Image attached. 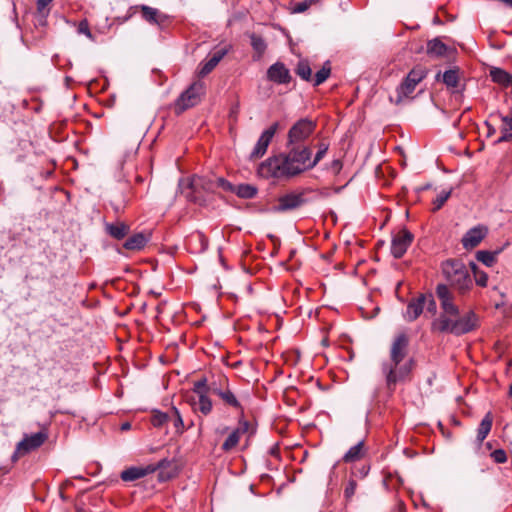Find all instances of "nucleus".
Returning <instances> with one entry per match:
<instances>
[{
	"label": "nucleus",
	"mask_w": 512,
	"mask_h": 512,
	"mask_svg": "<svg viewBox=\"0 0 512 512\" xmlns=\"http://www.w3.org/2000/svg\"><path fill=\"white\" fill-rule=\"evenodd\" d=\"M435 293L442 311L432 322V331L461 336L474 331L479 326V318L474 311L470 310L460 315L459 307L454 303V292L447 284H438Z\"/></svg>",
	"instance_id": "f257e3e1"
},
{
	"label": "nucleus",
	"mask_w": 512,
	"mask_h": 512,
	"mask_svg": "<svg viewBox=\"0 0 512 512\" xmlns=\"http://www.w3.org/2000/svg\"><path fill=\"white\" fill-rule=\"evenodd\" d=\"M288 151L262 162L257 174L269 179H290L313 168L312 150L307 145H287Z\"/></svg>",
	"instance_id": "f03ea898"
},
{
	"label": "nucleus",
	"mask_w": 512,
	"mask_h": 512,
	"mask_svg": "<svg viewBox=\"0 0 512 512\" xmlns=\"http://www.w3.org/2000/svg\"><path fill=\"white\" fill-rule=\"evenodd\" d=\"M408 346L407 334L399 333L391 344L390 361L382 364L386 387L390 393L394 392L397 383L405 381L412 372L414 360L409 358L404 361L408 354Z\"/></svg>",
	"instance_id": "7ed1b4c3"
},
{
	"label": "nucleus",
	"mask_w": 512,
	"mask_h": 512,
	"mask_svg": "<svg viewBox=\"0 0 512 512\" xmlns=\"http://www.w3.org/2000/svg\"><path fill=\"white\" fill-rule=\"evenodd\" d=\"M441 274L448 282L450 289L454 288L460 296L468 294L473 281L470 272L464 262L460 259H447L440 265Z\"/></svg>",
	"instance_id": "20e7f679"
},
{
	"label": "nucleus",
	"mask_w": 512,
	"mask_h": 512,
	"mask_svg": "<svg viewBox=\"0 0 512 512\" xmlns=\"http://www.w3.org/2000/svg\"><path fill=\"white\" fill-rule=\"evenodd\" d=\"M234 186L235 185L222 177H218L215 180H206L202 177L194 176L187 182L181 180L179 183L181 194H183L188 201L199 205H202L204 200L200 192L197 191L198 188H202L206 191H214L216 188H220L227 192H233Z\"/></svg>",
	"instance_id": "39448f33"
},
{
	"label": "nucleus",
	"mask_w": 512,
	"mask_h": 512,
	"mask_svg": "<svg viewBox=\"0 0 512 512\" xmlns=\"http://www.w3.org/2000/svg\"><path fill=\"white\" fill-rule=\"evenodd\" d=\"M168 464V460L162 459L156 465L149 464L147 466H132L123 470L120 477L124 482H133L155 472L156 470H161L159 472V479L161 481H165L171 477L170 475H166L163 471Z\"/></svg>",
	"instance_id": "423d86ee"
},
{
	"label": "nucleus",
	"mask_w": 512,
	"mask_h": 512,
	"mask_svg": "<svg viewBox=\"0 0 512 512\" xmlns=\"http://www.w3.org/2000/svg\"><path fill=\"white\" fill-rule=\"evenodd\" d=\"M427 76V69L421 65L415 66L405 77L402 83L396 89L395 103L400 104L405 98L409 97L416 86Z\"/></svg>",
	"instance_id": "0eeeda50"
},
{
	"label": "nucleus",
	"mask_w": 512,
	"mask_h": 512,
	"mask_svg": "<svg viewBox=\"0 0 512 512\" xmlns=\"http://www.w3.org/2000/svg\"><path fill=\"white\" fill-rule=\"evenodd\" d=\"M205 92V85L201 81L192 83L184 92L180 94L175 102V112L180 114L185 110L196 106Z\"/></svg>",
	"instance_id": "6e6552de"
},
{
	"label": "nucleus",
	"mask_w": 512,
	"mask_h": 512,
	"mask_svg": "<svg viewBox=\"0 0 512 512\" xmlns=\"http://www.w3.org/2000/svg\"><path fill=\"white\" fill-rule=\"evenodd\" d=\"M316 126V121L310 118L299 119L288 131L287 145H304V142L314 133Z\"/></svg>",
	"instance_id": "1a4fd4ad"
},
{
	"label": "nucleus",
	"mask_w": 512,
	"mask_h": 512,
	"mask_svg": "<svg viewBox=\"0 0 512 512\" xmlns=\"http://www.w3.org/2000/svg\"><path fill=\"white\" fill-rule=\"evenodd\" d=\"M414 235L407 229H400L393 234L391 242V254L399 259L401 258L411 245Z\"/></svg>",
	"instance_id": "9d476101"
},
{
	"label": "nucleus",
	"mask_w": 512,
	"mask_h": 512,
	"mask_svg": "<svg viewBox=\"0 0 512 512\" xmlns=\"http://www.w3.org/2000/svg\"><path fill=\"white\" fill-rule=\"evenodd\" d=\"M306 202L304 192H289L278 198L275 209L277 211L294 210L301 207Z\"/></svg>",
	"instance_id": "9b49d317"
},
{
	"label": "nucleus",
	"mask_w": 512,
	"mask_h": 512,
	"mask_svg": "<svg viewBox=\"0 0 512 512\" xmlns=\"http://www.w3.org/2000/svg\"><path fill=\"white\" fill-rule=\"evenodd\" d=\"M48 439V433L40 431L31 435H25L22 441L17 445V451L20 454H26L39 448Z\"/></svg>",
	"instance_id": "f8f14e48"
},
{
	"label": "nucleus",
	"mask_w": 512,
	"mask_h": 512,
	"mask_svg": "<svg viewBox=\"0 0 512 512\" xmlns=\"http://www.w3.org/2000/svg\"><path fill=\"white\" fill-rule=\"evenodd\" d=\"M39 20L38 16H33V27L27 30L23 36V39L32 45H38L47 36V18H44L42 25H40Z\"/></svg>",
	"instance_id": "ddd939ff"
},
{
	"label": "nucleus",
	"mask_w": 512,
	"mask_h": 512,
	"mask_svg": "<svg viewBox=\"0 0 512 512\" xmlns=\"http://www.w3.org/2000/svg\"><path fill=\"white\" fill-rule=\"evenodd\" d=\"M278 130V123H273L268 129L264 130L259 137L253 151L251 152L250 157L251 158H260L262 157L266 151L267 148L274 137L275 133Z\"/></svg>",
	"instance_id": "4468645a"
},
{
	"label": "nucleus",
	"mask_w": 512,
	"mask_h": 512,
	"mask_svg": "<svg viewBox=\"0 0 512 512\" xmlns=\"http://www.w3.org/2000/svg\"><path fill=\"white\" fill-rule=\"evenodd\" d=\"M267 79L275 84H289L292 76L290 71L282 62L272 64L266 72Z\"/></svg>",
	"instance_id": "2eb2a0df"
},
{
	"label": "nucleus",
	"mask_w": 512,
	"mask_h": 512,
	"mask_svg": "<svg viewBox=\"0 0 512 512\" xmlns=\"http://www.w3.org/2000/svg\"><path fill=\"white\" fill-rule=\"evenodd\" d=\"M151 237V231L147 230L134 233L125 240L123 248L129 251H140L145 248Z\"/></svg>",
	"instance_id": "dca6fc26"
},
{
	"label": "nucleus",
	"mask_w": 512,
	"mask_h": 512,
	"mask_svg": "<svg viewBox=\"0 0 512 512\" xmlns=\"http://www.w3.org/2000/svg\"><path fill=\"white\" fill-rule=\"evenodd\" d=\"M227 53L228 49L226 48L216 49L210 53L207 59L200 64L198 75L200 77H205L210 72H212Z\"/></svg>",
	"instance_id": "f3484780"
},
{
	"label": "nucleus",
	"mask_w": 512,
	"mask_h": 512,
	"mask_svg": "<svg viewBox=\"0 0 512 512\" xmlns=\"http://www.w3.org/2000/svg\"><path fill=\"white\" fill-rule=\"evenodd\" d=\"M249 426L250 424L247 420L241 419L238 427L235 428L223 442L222 450L224 452H229L234 449L238 445L241 436L248 431Z\"/></svg>",
	"instance_id": "a211bd4d"
},
{
	"label": "nucleus",
	"mask_w": 512,
	"mask_h": 512,
	"mask_svg": "<svg viewBox=\"0 0 512 512\" xmlns=\"http://www.w3.org/2000/svg\"><path fill=\"white\" fill-rule=\"evenodd\" d=\"M487 234L486 226H474L462 238V245L465 249H473L480 244Z\"/></svg>",
	"instance_id": "6ab92c4d"
},
{
	"label": "nucleus",
	"mask_w": 512,
	"mask_h": 512,
	"mask_svg": "<svg viewBox=\"0 0 512 512\" xmlns=\"http://www.w3.org/2000/svg\"><path fill=\"white\" fill-rule=\"evenodd\" d=\"M426 302V294H420L417 297L412 298L407 305L404 318L409 322L416 320L423 312Z\"/></svg>",
	"instance_id": "aec40b11"
},
{
	"label": "nucleus",
	"mask_w": 512,
	"mask_h": 512,
	"mask_svg": "<svg viewBox=\"0 0 512 512\" xmlns=\"http://www.w3.org/2000/svg\"><path fill=\"white\" fill-rule=\"evenodd\" d=\"M134 8L140 9L142 18L149 24L161 26L167 20V16L156 8L147 5L135 6Z\"/></svg>",
	"instance_id": "412c9836"
},
{
	"label": "nucleus",
	"mask_w": 512,
	"mask_h": 512,
	"mask_svg": "<svg viewBox=\"0 0 512 512\" xmlns=\"http://www.w3.org/2000/svg\"><path fill=\"white\" fill-rule=\"evenodd\" d=\"M493 415L491 412L485 414L477 429L476 443L480 446L492 429Z\"/></svg>",
	"instance_id": "4be33fe9"
},
{
	"label": "nucleus",
	"mask_w": 512,
	"mask_h": 512,
	"mask_svg": "<svg viewBox=\"0 0 512 512\" xmlns=\"http://www.w3.org/2000/svg\"><path fill=\"white\" fill-rule=\"evenodd\" d=\"M490 77L493 82L503 88H512V75L501 68H492Z\"/></svg>",
	"instance_id": "5701e85b"
},
{
	"label": "nucleus",
	"mask_w": 512,
	"mask_h": 512,
	"mask_svg": "<svg viewBox=\"0 0 512 512\" xmlns=\"http://www.w3.org/2000/svg\"><path fill=\"white\" fill-rule=\"evenodd\" d=\"M215 395H217L225 405L230 406L236 410L243 411V407L236 395L228 388L225 387L224 390H215Z\"/></svg>",
	"instance_id": "b1692460"
},
{
	"label": "nucleus",
	"mask_w": 512,
	"mask_h": 512,
	"mask_svg": "<svg viewBox=\"0 0 512 512\" xmlns=\"http://www.w3.org/2000/svg\"><path fill=\"white\" fill-rule=\"evenodd\" d=\"M365 455L364 442L360 441L352 446L343 456L342 460L345 463H353L362 459Z\"/></svg>",
	"instance_id": "393cba45"
},
{
	"label": "nucleus",
	"mask_w": 512,
	"mask_h": 512,
	"mask_svg": "<svg viewBox=\"0 0 512 512\" xmlns=\"http://www.w3.org/2000/svg\"><path fill=\"white\" fill-rule=\"evenodd\" d=\"M448 47L440 39L434 38L427 42L426 52L432 57H442L446 55Z\"/></svg>",
	"instance_id": "a878e982"
},
{
	"label": "nucleus",
	"mask_w": 512,
	"mask_h": 512,
	"mask_svg": "<svg viewBox=\"0 0 512 512\" xmlns=\"http://www.w3.org/2000/svg\"><path fill=\"white\" fill-rule=\"evenodd\" d=\"M501 136L495 141L496 144L512 140V114L501 116Z\"/></svg>",
	"instance_id": "bb28decb"
},
{
	"label": "nucleus",
	"mask_w": 512,
	"mask_h": 512,
	"mask_svg": "<svg viewBox=\"0 0 512 512\" xmlns=\"http://www.w3.org/2000/svg\"><path fill=\"white\" fill-rule=\"evenodd\" d=\"M249 38H250L251 46L256 54V56H254V58L260 59L262 57V55L265 53L266 48H267V44H266L265 40L263 39V37L255 34V33H251L249 35Z\"/></svg>",
	"instance_id": "cd10ccee"
},
{
	"label": "nucleus",
	"mask_w": 512,
	"mask_h": 512,
	"mask_svg": "<svg viewBox=\"0 0 512 512\" xmlns=\"http://www.w3.org/2000/svg\"><path fill=\"white\" fill-rule=\"evenodd\" d=\"M232 193L243 199H252L257 194V188L251 184H240L234 186Z\"/></svg>",
	"instance_id": "c85d7f7f"
},
{
	"label": "nucleus",
	"mask_w": 512,
	"mask_h": 512,
	"mask_svg": "<svg viewBox=\"0 0 512 512\" xmlns=\"http://www.w3.org/2000/svg\"><path fill=\"white\" fill-rule=\"evenodd\" d=\"M501 250L486 251L480 250L476 253V259L488 267H492L496 263V259Z\"/></svg>",
	"instance_id": "c756f323"
},
{
	"label": "nucleus",
	"mask_w": 512,
	"mask_h": 512,
	"mask_svg": "<svg viewBox=\"0 0 512 512\" xmlns=\"http://www.w3.org/2000/svg\"><path fill=\"white\" fill-rule=\"evenodd\" d=\"M212 401L207 394L198 395V402L194 404V409L203 415H208L212 411Z\"/></svg>",
	"instance_id": "7c9ffc66"
},
{
	"label": "nucleus",
	"mask_w": 512,
	"mask_h": 512,
	"mask_svg": "<svg viewBox=\"0 0 512 512\" xmlns=\"http://www.w3.org/2000/svg\"><path fill=\"white\" fill-rule=\"evenodd\" d=\"M53 0H37L36 1V12L33 16H38L40 18L39 23H43L44 18H48L50 14V5Z\"/></svg>",
	"instance_id": "2f4dec72"
},
{
	"label": "nucleus",
	"mask_w": 512,
	"mask_h": 512,
	"mask_svg": "<svg viewBox=\"0 0 512 512\" xmlns=\"http://www.w3.org/2000/svg\"><path fill=\"white\" fill-rule=\"evenodd\" d=\"M295 73L305 81L312 80V70L307 60H300L295 68Z\"/></svg>",
	"instance_id": "473e14b6"
},
{
	"label": "nucleus",
	"mask_w": 512,
	"mask_h": 512,
	"mask_svg": "<svg viewBox=\"0 0 512 512\" xmlns=\"http://www.w3.org/2000/svg\"><path fill=\"white\" fill-rule=\"evenodd\" d=\"M169 414V421L173 423L176 433L182 434L185 431V426L179 410L176 407H172Z\"/></svg>",
	"instance_id": "72a5a7b5"
},
{
	"label": "nucleus",
	"mask_w": 512,
	"mask_h": 512,
	"mask_svg": "<svg viewBox=\"0 0 512 512\" xmlns=\"http://www.w3.org/2000/svg\"><path fill=\"white\" fill-rule=\"evenodd\" d=\"M443 82L448 88H456L459 83V70L449 69L443 73Z\"/></svg>",
	"instance_id": "f704fd0d"
},
{
	"label": "nucleus",
	"mask_w": 512,
	"mask_h": 512,
	"mask_svg": "<svg viewBox=\"0 0 512 512\" xmlns=\"http://www.w3.org/2000/svg\"><path fill=\"white\" fill-rule=\"evenodd\" d=\"M470 267L474 276L475 283L480 287H486L488 284L487 273L480 270L475 263H471Z\"/></svg>",
	"instance_id": "c9c22d12"
},
{
	"label": "nucleus",
	"mask_w": 512,
	"mask_h": 512,
	"mask_svg": "<svg viewBox=\"0 0 512 512\" xmlns=\"http://www.w3.org/2000/svg\"><path fill=\"white\" fill-rule=\"evenodd\" d=\"M130 226H106V232L111 237L121 240L128 236Z\"/></svg>",
	"instance_id": "e433bc0d"
},
{
	"label": "nucleus",
	"mask_w": 512,
	"mask_h": 512,
	"mask_svg": "<svg viewBox=\"0 0 512 512\" xmlns=\"http://www.w3.org/2000/svg\"><path fill=\"white\" fill-rule=\"evenodd\" d=\"M169 418V413H163L159 410H154L151 416V423L154 427L160 428L169 421Z\"/></svg>",
	"instance_id": "4c0bfd02"
},
{
	"label": "nucleus",
	"mask_w": 512,
	"mask_h": 512,
	"mask_svg": "<svg viewBox=\"0 0 512 512\" xmlns=\"http://www.w3.org/2000/svg\"><path fill=\"white\" fill-rule=\"evenodd\" d=\"M330 73H331L330 66L329 65H324L319 71H317L315 76L312 77L311 81H313V85L314 86H319L322 83H324L328 79V77L330 76Z\"/></svg>",
	"instance_id": "58836bf2"
},
{
	"label": "nucleus",
	"mask_w": 512,
	"mask_h": 512,
	"mask_svg": "<svg viewBox=\"0 0 512 512\" xmlns=\"http://www.w3.org/2000/svg\"><path fill=\"white\" fill-rule=\"evenodd\" d=\"M451 195V190H442L432 201L433 210H439Z\"/></svg>",
	"instance_id": "ea45409f"
},
{
	"label": "nucleus",
	"mask_w": 512,
	"mask_h": 512,
	"mask_svg": "<svg viewBox=\"0 0 512 512\" xmlns=\"http://www.w3.org/2000/svg\"><path fill=\"white\" fill-rule=\"evenodd\" d=\"M317 147H318V150H317L314 158H312L313 168L324 158V156L326 155V153L328 151L329 145L327 143L321 142L318 144Z\"/></svg>",
	"instance_id": "a19ab883"
},
{
	"label": "nucleus",
	"mask_w": 512,
	"mask_h": 512,
	"mask_svg": "<svg viewBox=\"0 0 512 512\" xmlns=\"http://www.w3.org/2000/svg\"><path fill=\"white\" fill-rule=\"evenodd\" d=\"M228 387V379L225 376H219V382L213 381L209 384V392L215 394V390H224Z\"/></svg>",
	"instance_id": "79ce46f5"
},
{
	"label": "nucleus",
	"mask_w": 512,
	"mask_h": 512,
	"mask_svg": "<svg viewBox=\"0 0 512 512\" xmlns=\"http://www.w3.org/2000/svg\"><path fill=\"white\" fill-rule=\"evenodd\" d=\"M193 391L197 395L208 394L209 393V385L207 384V379L203 378V379H200L197 382H195Z\"/></svg>",
	"instance_id": "37998d69"
},
{
	"label": "nucleus",
	"mask_w": 512,
	"mask_h": 512,
	"mask_svg": "<svg viewBox=\"0 0 512 512\" xmlns=\"http://www.w3.org/2000/svg\"><path fill=\"white\" fill-rule=\"evenodd\" d=\"M316 0H303L301 2H298L296 3L293 8H292V12L293 13H303L305 12L306 10H308L310 8V6L315 3Z\"/></svg>",
	"instance_id": "c03bdc74"
},
{
	"label": "nucleus",
	"mask_w": 512,
	"mask_h": 512,
	"mask_svg": "<svg viewBox=\"0 0 512 512\" xmlns=\"http://www.w3.org/2000/svg\"><path fill=\"white\" fill-rule=\"evenodd\" d=\"M493 461L497 464H503L507 461V454L503 449H496L490 454Z\"/></svg>",
	"instance_id": "a18cd8bd"
},
{
	"label": "nucleus",
	"mask_w": 512,
	"mask_h": 512,
	"mask_svg": "<svg viewBox=\"0 0 512 512\" xmlns=\"http://www.w3.org/2000/svg\"><path fill=\"white\" fill-rule=\"evenodd\" d=\"M356 488H357L356 480L350 479L344 489V497L346 498V500H350L354 496Z\"/></svg>",
	"instance_id": "49530a36"
},
{
	"label": "nucleus",
	"mask_w": 512,
	"mask_h": 512,
	"mask_svg": "<svg viewBox=\"0 0 512 512\" xmlns=\"http://www.w3.org/2000/svg\"><path fill=\"white\" fill-rule=\"evenodd\" d=\"M77 32L79 34H84L86 37H88L89 39L93 40V35L90 31V28H89V23L86 19H83L79 22L78 26H77Z\"/></svg>",
	"instance_id": "de8ad7c7"
},
{
	"label": "nucleus",
	"mask_w": 512,
	"mask_h": 512,
	"mask_svg": "<svg viewBox=\"0 0 512 512\" xmlns=\"http://www.w3.org/2000/svg\"><path fill=\"white\" fill-rule=\"evenodd\" d=\"M425 306L427 308V311L431 312L432 314L436 313V302L431 294L427 295V302Z\"/></svg>",
	"instance_id": "09e8293b"
},
{
	"label": "nucleus",
	"mask_w": 512,
	"mask_h": 512,
	"mask_svg": "<svg viewBox=\"0 0 512 512\" xmlns=\"http://www.w3.org/2000/svg\"><path fill=\"white\" fill-rule=\"evenodd\" d=\"M194 237H197L199 240H201L203 248L207 246V240L204 238L202 234L198 233Z\"/></svg>",
	"instance_id": "8fccbe9b"
},
{
	"label": "nucleus",
	"mask_w": 512,
	"mask_h": 512,
	"mask_svg": "<svg viewBox=\"0 0 512 512\" xmlns=\"http://www.w3.org/2000/svg\"><path fill=\"white\" fill-rule=\"evenodd\" d=\"M486 126H487V128H488V136H491L492 134H494V133H495V128H494L491 124H489L488 122H486Z\"/></svg>",
	"instance_id": "3c124183"
},
{
	"label": "nucleus",
	"mask_w": 512,
	"mask_h": 512,
	"mask_svg": "<svg viewBox=\"0 0 512 512\" xmlns=\"http://www.w3.org/2000/svg\"><path fill=\"white\" fill-rule=\"evenodd\" d=\"M131 428V424L129 422H124L122 425H121V430L122 431H127Z\"/></svg>",
	"instance_id": "603ef678"
},
{
	"label": "nucleus",
	"mask_w": 512,
	"mask_h": 512,
	"mask_svg": "<svg viewBox=\"0 0 512 512\" xmlns=\"http://www.w3.org/2000/svg\"><path fill=\"white\" fill-rule=\"evenodd\" d=\"M131 16H132V14H131V13H130V14H128V15L123 19V21H127L128 19H130V18H131Z\"/></svg>",
	"instance_id": "864d4df0"
},
{
	"label": "nucleus",
	"mask_w": 512,
	"mask_h": 512,
	"mask_svg": "<svg viewBox=\"0 0 512 512\" xmlns=\"http://www.w3.org/2000/svg\"><path fill=\"white\" fill-rule=\"evenodd\" d=\"M509 395L512 396V384L509 387Z\"/></svg>",
	"instance_id": "5fc2aeb1"
},
{
	"label": "nucleus",
	"mask_w": 512,
	"mask_h": 512,
	"mask_svg": "<svg viewBox=\"0 0 512 512\" xmlns=\"http://www.w3.org/2000/svg\"><path fill=\"white\" fill-rule=\"evenodd\" d=\"M405 216H406V218L408 219V217H409V212H408L407 210H405Z\"/></svg>",
	"instance_id": "6e6d98bb"
},
{
	"label": "nucleus",
	"mask_w": 512,
	"mask_h": 512,
	"mask_svg": "<svg viewBox=\"0 0 512 512\" xmlns=\"http://www.w3.org/2000/svg\"><path fill=\"white\" fill-rule=\"evenodd\" d=\"M486 445H487V448L491 449V443L488 442Z\"/></svg>",
	"instance_id": "4d7b16f0"
},
{
	"label": "nucleus",
	"mask_w": 512,
	"mask_h": 512,
	"mask_svg": "<svg viewBox=\"0 0 512 512\" xmlns=\"http://www.w3.org/2000/svg\"><path fill=\"white\" fill-rule=\"evenodd\" d=\"M227 429H228L227 427H226V428H224V429L222 430V433L226 432V431H227Z\"/></svg>",
	"instance_id": "13d9d810"
},
{
	"label": "nucleus",
	"mask_w": 512,
	"mask_h": 512,
	"mask_svg": "<svg viewBox=\"0 0 512 512\" xmlns=\"http://www.w3.org/2000/svg\"><path fill=\"white\" fill-rule=\"evenodd\" d=\"M116 224L124 225L125 223L124 222H117Z\"/></svg>",
	"instance_id": "bf43d9fd"
}]
</instances>
